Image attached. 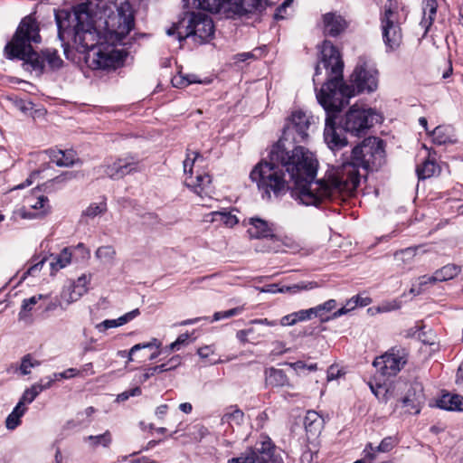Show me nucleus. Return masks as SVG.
Instances as JSON below:
<instances>
[{"instance_id":"nucleus-44","label":"nucleus","mask_w":463,"mask_h":463,"mask_svg":"<svg viewBox=\"0 0 463 463\" xmlns=\"http://www.w3.org/2000/svg\"><path fill=\"white\" fill-rule=\"evenodd\" d=\"M418 248H407L405 250L395 252L394 258L397 261L403 264L411 263L413 258L416 256Z\"/></svg>"},{"instance_id":"nucleus-58","label":"nucleus","mask_w":463,"mask_h":463,"mask_svg":"<svg viewBox=\"0 0 463 463\" xmlns=\"http://www.w3.org/2000/svg\"><path fill=\"white\" fill-rule=\"evenodd\" d=\"M44 262H45V259H42L35 264L32 265L30 268H28L26 272H24V277L27 276V275L34 276L36 273H38L42 269Z\"/></svg>"},{"instance_id":"nucleus-25","label":"nucleus","mask_w":463,"mask_h":463,"mask_svg":"<svg viewBox=\"0 0 463 463\" xmlns=\"http://www.w3.org/2000/svg\"><path fill=\"white\" fill-rule=\"evenodd\" d=\"M430 135L436 145L456 142L454 129L451 126H438L430 132Z\"/></svg>"},{"instance_id":"nucleus-12","label":"nucleus","mask_w":463,"mask_h":463,"mask_svg":"<svg viewBox=\"0 0 463 463\" xmlns=\"http://www.w3.org/2000/svg\"><path fill=\"white\" fill-rule=\"evenodd\" d=\"M397 16V14L391 7H388L381 18L383 39L387 49L390 51L396 50L402 41V29Z\"/></svg>"},{"instance_id":"nucleus-34","label":"nucleus","mask_w":463,"mask_h":463,"mask_svg":"<svg viewBox=\"0 0 463 463\" xmlns=\"http://www.w3.org/2000/svg\"><path fill=\"white\" fill-rule=\"evenodd\" d=\"M439 171V165L433 159H426L421 165H418L416 172L419 179H427L433 176Z\"/></svg>"},{"instance_id":"nucleus-27","label":"nucleus","mask_w":463,"mask_h":463,"mask_svg":"<svg viewBox=\"0 0 463 463\" xmlns=\"http://www.w3.org/2000/svg\"><path fill=\"white\" fill-rule=\"evenodd\" d=\"M249 324L251 325V326L248 329L254 330L253 334L250 335L252 341H258L260 338L268 336L269 332L267 329L263 328L262 326H276L278 325L276 320H269L268 318L253 319L250 320Z\"/></svg>"},{"instance_id":"nucleus-38","label":"nucleus","mask_w":463,"mask_h":463,"mask_svg":"<svg viewBox=\"0 0 463 463\" xmlns=\"http://www.w3.org/2000/svg\"><path fill=\"white\" fill-rule=\"evenodd\" d=\"M244 420V413L239 409H234L232 411H227L222 417V423L228 424L232 428L240 426Z\"/></svg>"},{"instance_id":"nucleus-33","label":"nucleus","mask_w":463,"mask_h":463,"mask_svg":"<svg viewBox=\"0 0 463 463\" xmlns=\"http://www.w3.org/2000/svg\"><path fill=\"white\" fill-rule=\"evenodd\" d=\"M80 296L71 286H67L62 288L59 298V306L61 309H66L71 304L78 301Z\"/></svg>"},{"instance_id":"nucleus-14","label":"nucleus","mask_w":463,"mask_h":463,"mask_svg":"<svg viewBox=\"0 0 463 463\" xmlns=\"http://www.w3.org/2000/svg\"><path fill=\"white\" fill-rule=\"evenodd\" d=\"M406 364L403 352L392 349L390 352L374 359L373 365L383 376H394Z\"/></svg>"},{"instance_id":"nucleus-53","label":"nucleus","mask_w":463,"mask_h":463,"mask_svg":"<svg viewBox=\"0 0 463 463\" xmlns=\"http://www.w3.org/2000/svg\"><path fill=\"white\" fill-rule=\"evenodd\" d=\"M141 392H142V391L139 387H135L133 389H130V390H128V391H125V392L119 393L117 397V401L118 402H125L129 397L139 396L141 394Z\"/></svg>"},{"instance_id":"nucleus-31","label":"nucleus","mask_w":463,"mask_h":463,"mask_svg":"<svg viewBox=\"0 0 463 463\" xmlns=\"http://www.w3.org/2000/svg\"><path fill=\"white\" fill-rule=\"evenodd\" d=\"M460 271L461 268L459 266L448 264L433 273L434 279L438 282L447 281L457 277Z\"/></svg>"},{"instance_id":"nucleus-32","label":"nucleus","mask_w":463,"mask_h":463,"mask_svg":"<svg viewBox=\"0 0 463 463\" xmlns=\"http://www.w3.org/2000/svg\"><path fill=\"white\" fill-rule=\"evenodd\" d=\"M73 256V252L71 248H64L59 254L52 257L50 265L52 269L59 270L67 267Z\"/></svg>"},{"instance_id":"nucleus-18","label":"nucleus","mask_w":463,"mask_h":463,"mask_svg":"<svg viewBox=\"0 0 463 463\" xmlns=\"http://www.w3.org/2000/svg\"><path fill=\"white\" fill-rule=\"evenodd\" d=\"M304 427L307 439H316L321 433L324 427L323 418L315 411H308L304 418Z\"/></svg>"},{"instance_id":"nucleus-63","label":"nucleus","mask_w":463,"mask_h":463,"mask_svg":"<svg viewBox=\"0 0 463 463\" xmlns=\"http://www.w3.org/2000/svg\"><path fill=\"white\" fill-rule=\"evenodd\" d=\"M40 174V171H35V172H33L25 180L24 183L21 184H18L17 186H15L14 189H22V188H24L26 186H29L31 184H33L34 182V179L37 175H39Z\"/></svg>"},{"instance_id":"nucleus-15","label":"nucleus","mask_w":463,"mask_h":463,"mask_svg":"<svg viewBox=\"0 0 463 463\" xmlns=\"http://www.w3.org/2000/svg\"><path fill=\"white\" fill-rule=\"evenodd\" d=\"M416 383L417 382L408 385V383L405 382L397 381L392 387L389 388H384L381 383H376V387H374L371 383L370 388L378 399H382L384 402H388L391 398L398 397L399 393L403 392L405 389H407V391L402 396L403 398H417Z\"/></svg>"},{"instance_id":"nucleus-37","label":"nucleus","mask_w":463,"mask_h":463,"mask_svg":"<svg viewBox=\"0 0 463 463\" xmlns=\"http://www.w3.org/2000/svg\"><path fill=\"white\" fill-rule=\"evenodd\" d=\"M26 410V407H22L21 404H16L13 411L5 420L6 429L13 430L17 428L21 424V418L25 413Z\"/></svg>"},{"instance_id":"nucleus-10","label":"nucleus","mask_w":463,"mask_h":463,"mask_svg":"<svg viewBox=\"0 0 463 463\" xmlns=\"http://www.w3.org/2000/svg\"><path fill=\"white\" fill-rule=\"evenodd\" d=\"M181 29V25H173L166 31V33L169 36H175L179 42L193 36L199 39V43L206 42L214 33L213 22L207 16L191 18L184 31L183 32Z\"/></svg>"},{"instance_id":"nucleus-28","label":"nucleus","mask_w":463,"mask_h":463,"mask_svg":"<svg viewBox=\"0 0 463 463\" xmlns=\"http://www.w3.org/2000/svg\"><path fill=\"white\" fill-rule=\"evenodd\" d=\"M250 224L248 233L250 238L259 239L271 236V231L265 221L259 218H250Z\"/></svg>"},{"instance_id":"nucleus-4","label":"nucleus","mask_w":463,"mask_h":463,"mask_svg":"<svg viewBox=\"0 0 463 463\" xmlns=\"http://www.w3.org/2000/svg\"><path fill=\"white\" fill-rule=\"evenodd\" d=\"M40 41L41 36L36 22L30 16H26L21 21L12 41L5 47L6 57L8 59L18 58L23 60L33 71L40 72L43 71L44 67L43 61H46L52 69L61 68L63 61L56 50L47 49L43 51V59L33 50L31 43H38Z\"/></svg>"},{"instance_id":"nucleus-8","label":"nucleus","mask_w":463,"mask_h":463,"mask_svg":"<svg viewBox=\"0 0 463 463\" xmlns=\"http://www.w3.org/2000/svg\"><path fill=\"white\" fill-rule=\"evenodd\" d=\"M198 6L211 13H223L226 16H242L261 12L267 2L263 0H195Z\"/></svg>"},{"instance_id":"nucleus-13","label":"nucleus","mask_w":463,"mask_h":463,"mask_svg":"<svg viewBox=\"0 0 463 463\" xmlns=\"http://www.w3.org/2000/svg\"><path fill=\"white\" fill-rule=\"evenodd\" d=\"M137 162L132 157L108 158L99 166L98 172L111 179L118 180L127 175L137 172Z\"/></svg>"},{"instance_id":"nucleus-56","label":"nucleus","mask_w":463,"mask_h":463,"mask_svg":"<svg viewBox=\"0 0 463 463\" xmlns=\"http://www.w3.org/2000/svg\"><path fill=\"white\" fill-rule=\"evenodd\" d=\"M228 463H254V459L248 449L241 456L229 459Z\"/></svg>"},{"instance_id":"nucleus-54","label":"nucleus","mask_w":463,"mask_h":463,"mask_svg":"<svg viewBox=\"0 0 463 463\" xmlns=\"http://www.w3.org/2000/svg\"><path fill=\"white\" fill-rule=\"evenodd\" d=\"M139 315V310L134 309L116 319L117 326H123Z\"/></svg>"},{"instance_id":"nucleus-30","label":"nucleus","mask_w":463,"mask_h":463,"mask_svg":"<svg viewBox=\"0 0 463 463\" xmlns=\"http://www.w3.org/2000/svg\"><path fill=\"white\" fill-rule=\"evenodd\" d=\"M85 443H88L90 448L97 449L101 446L108 448L112 442V435L109 430H106L104 433L99 435H90L83 439Z\"/></svg>"},{"instance_id":"nucleus-21","label":"nucleus","mask_w":463,"mask_h":463,"mask_svg":"<svg viewBox=\"0 0 463 463\" xmlns=\"http://www.w3.org/2000/svg\"><path fill=\"white\" fill-rule=\"evenodd\" d=\"M48 154L50 160L60 167H70L79 162L73 150H50Z\"/></svg>"},{"instance_id":"nucleus-2","label":"nucleus","mask_w":463,"mask_h":463,"mask_svg":"<svg viewBox=\"0 0 463 463\" xmlns=\"http://www.w3.org/2000/svg\"><path fill=\"white\" fill-rule=\"evenodd\" d=\"M317 161L313 153L304 146L293 151L277 142L271 148L268 159L258 163L250 174L261 197L266 200L280 198L291 189V196L299 203L310 206L315 199L310 195L319 186L309 184L317 175Z\"/></svg>"},{"instance_id":"nucleus-24","label":"nucleus","mask_w":463,"mask_h":463,"mask_svg":"<svg viewBox=\"0 0 463 463\" xmlns=\"http://www.w3.org/2000/svg\"><path fill=\"white\" fill-rule=\"evenodd\" d=\"M437 406L446 411H463V396L456 393L443 394L437 402Z\"/></svg>"},{"instance_id":"nucleus-48","label":"nucleus","mask_w":463,"mask_h":463,"mask_svg":"<svg viewBox=\"0 0 463 463\" xmlns=\"http://www.w3.org/2000/svg\"><path fill=\"white\" fill-rule=\"evenodd\" d=\"M40 365V362L33 360L31 354H26L22 358L20 372L23 375H27L31 373V369Z\"/></svg>"},{"instance_id":"nucleus-64","label":"nucleus","mask_w":463,"mask_h":463,"mask_svg":"<svg viewBox=\"0 0 463 463\" xmlns=\"http://www.w3.org/2000/svg\"><path fill=\"white\" fill-rule=\"evenodd\" d=\"M73 254L79 252L82 259H86L90 256V250L82 244L79 243L75 248L71 249Z\"/></svg>"},{"instance_id":"nucleus-36","label":"nucleus","mask_w":463,"mask_h":463,"mask_svg":"<svg viewBox=\"0 0 463 463\" xmlns=\"http://www.w3.org/2000/svg\"><path fill=\"white\" fill-rule=\"evenodd\" d=\"M116 250L112 246H100L97 249L95 256L104 265L112 266L116 259Z\"/></svg>"},{"instance_id":"nucleus-41","label":"nucleus","mask_w":463,"mask_h":463,"mask_svg":"<svg viewBox=\"0 0 463 463\" xmlns=\"http://www.w3.org/2000/svg\"><path fill=\"white\" fill-rule=\"evenodd\" d=\"M177 367V364H173L171 366H167V364H162L160 365L153 366L146 370V372L142 374L140 377V382L145 383L147 381L150 377L155 375L156 373H164L172 369H175Z\"/></svg>"},{"instance_id":"nucleus-46","label":"nucleus","mask_w":463,"mask_h":463,"mask_svg":"<svg viewBox=\"0 0 463 463\" xmlns=\"http://www.w3.org/2000/svg\"><path fill=\"white\" fill-rule=\"evenodd\" d=\"M90 283V276L82 275L74 281L71 286L80 296H83L88 291V285Z\"/></svg>"},{"instance_id":"nucleus-22","label":"nucleus","mask_w":463,"mask_h":463,"mask_svg":"<svg viewBox=\"0 0 463 463\" xmlns=\"http://www.w3.org/2000/svg\"><path fill=\"white\" fill-rule=\"evenodd\" d=\"M416 392L417 398H398V402L402 403V407L405 409L407 412L418 414L420 411L421 405L425 402V396L423 393V387L421 383H416Z\"/></svg>"},{"instance_id":"nucleus-7","label":"nucleus","mask_w":463,"mask_h":463,"mask_svg":"<svg viewBox=\"0 0 463 463\" xmlns=\"http://www.w3.org/2000/svg\"><path fill=\"white\" fill-rule=\"evenodd\" d=\"M315 123L314 118L302 110H295L288 118L283 129L282 137L278 142L283 143V147L293 151L296 144L305 143L309 138V131Z\"/></svg>"},{"instance_id":"nucleus-45","label":"nucleus","mask_w":463,"mask_h":463,"mask_svg":"<svg viewBox=\"0 0 463 463\" xmlns=\"http://www.w3.org/2000/svg\"><path fill=\"white\" fill-rule=\"evenodd\" d=\"M107 211V204L105 202L90 203L84 211L83 215L94 218L99 214H102Z\"/></svg>"},{"instance_id":"nucleus-1","label":"nucleus","mask_w":463,"mask_h":463,"mask_svg":"<svg viewBox=\"0 0 463 463\" xmlns=\"http://www.w3.org/2000/svg\"><path fill=\"white\" fill-rule=\"evenodd\" d=\"M344 62L338 50L329 41L321 47V60L315 69L313 82L317 85L322 70L326 71V82L317 92L319 104L326 112L324 139L331 150L347 145V140L335 128L336 114L348 104L356 92H373L378 87V71L368 61L360 58L351 75L352 86L343 82Z\"/></svg>"},{"instance_id":"nucleus-16","label":"nucleus","mask_w":463,"mask_h":463,"mask_svg":"<svg viewBox=\"0 0 463 463\" xmlns=\"http://www.w3.org/2000/svg\"><path fill=\"white\" fill-rule=\"evenodd\" d=\"M274 446L269 439L259 441L253 448L249 449L251 458L254 459V463H271L272 461L279 459L274 457Z\"/></svg>"},{"instance_id":"nucleus-20","label":"nucleus","mask_w":463,"mask_h":463,"mask_svg":"<svg viewBox=\"0 0 463 463\" xmlns=\"http://www.w3.org/2000/svg\"><path fill=\"white\" fill-rule=\"evenodd\" d=\"M324 32L331 36H336L346 28L345 20L336 13H327L323 15Z\"/></svg>"},{"instance_id":"nucleus-43","label":"nucleus","mask_w":463,"mask_h":463,"mask_svg":"<svg viewBox=\"0 0 463 463\" xmlns=\"http://www.w3.org/2000/svg\"><path fill=\"white\" fill-rule=\"evenodd\" d=\"M394 439L392 437H386L381 441V443L376 448H373L372 444H368L364 451H367L368 449L370 452H388L394 447Z\"/></svg>"},{"instance_id":"nucleus-29","label":"nucleus","mask_w":463,"mask_h":463,"mask_svg":"<svg viewBox=\"0 0 463 463\" xmlns=\"http://www.w3.org/2000/svg\"><path fill=\"white\" fill-rule=\"evenodd\" d=\"M437 6L438 5L436 0H423L422 2L423 17L420 22V25L425 28V32L428 31L434 21L437 13Z\"/></svg>"},{"instance_id":"nucleus-17","label":"nucleus","mask_w":463,"mask_h":463,"mask_svg":"<svg viewBox=\"0 0 463 463\" xmlns=\"http://www.w3.org/2000/svg\"><path fill=\"white\" fill-rule=\"evenodd\" d=\"M35 199L36 201L33 202V196H29L26 198V203L31 209L39 212L32 213L24 208H22L17 212L19 216H21L23 219H33L49 213L50 205L48 198L44 195H36Z\"/></svg>"},{"instance_id":"nucleus-26","label":"nucleus","mask_w":463,"mask_h":463,"mask_svg":"<svg viewBox=\"0 0 463 463\" xmlns=\"http://www.w3.org/2000/svg\"><path fill=\"white\" fill-rule=\"evenodd\" d=\"M265 381L266 384L272 387H283L288 385V379L286 373L274 367H270L265 370Z\"/></svg>"},{"instance_id":"nucleus-60","label":"nucleus","mask_w":463,"mask_h":463,"mask_svg":"<svg viewBox=\"0 0 463 463\" xmlns=\"http://www.w3.org/2000/svg\"><path fill=\"white\" fill-rule=\"evenodd\" d=\"M254 330L252 329H242L239 330L236 334V337L241 342L246 343L249 341V336L253 334Z\"/></svg>"},{"instance_id":"nucleus-50","label":"nucleus","mask_w":463,"mask_h":463,"mask_svg":"<svg viewBox=\"0 0 463 463\" xmlns=\"http://www.w3.org/2000/svg\"><path fill=\"white\" fill-rule=\"evenodd\" d=\"M161 343L158 342L157 339L154 338L151 342L145 343V344H137L131 347V349L128 352V361H133V355L136 352L145 349V348H152L153 346H156V348L160 347Z\"/></svg>"},{"instance_id":"nucleus-51","label":"nucleus","mask_w":463,"mask_h":463,"mask_svg":"<svg viewBox=\"0 0 463 463\" xmlns=\"http://www.w3.org/2000/svg\"><path fill=\"white\" fill-rule=\"evenodd\" d=\"M189 337L190 335L187 333L180 335L177 339L167 347L168 351L173 352L175 350H179L182 345L188 344Z\"/></svg>"},{"instance_id":"nucleus-19","label":"nucleus","mask_w":463,"mask_h":463,"mask_svg":"<svg viewBox=\"0 0 463 463\" xmlns=\"http://www.w3.org/2000/svg\"><path fill=\"white\" fill-rule=\"evenodd\" d=\"M211 183L212 179L207 174H198L194 178L187 176L184 180V184L202 198L211 191Z\"/></svg>"},{"instance_id":"nucleus-55","label":"nucleus","mask_w":463,"mask_h":463,"mask_svg":"<svg viewBox=\"0 0 463 463\" xmlns=\"http://www.w3.org/2000/svg\"><path fill=\"white\" fill-rule=\"evenodd\" d=\"M80 373V371L76 368H69L61 373H53V377H55L56 380L60 379H70L72 378Z\"/></svg>"},{"instance_id":"nucleus-42","label":"nucleus","mask_w":463,"mask_h":463,"mask_svg":"<svg viewBox=\"0 0 463 463\" xmlns=\"http://www.w3.org/2000/svg\"><path fill=\"white\" fill-rule=\"evenodd\" d=\"M42 392V389L36 384L31 386V388L26 389L20 401L17 404H21L22 407H25L24 403H31L34 401V399Z\"/></svg>"},{"instance_id":"nucleus-57","label":"nucleus","mask_w":463,"mask_h":463,"mask_svg":"<svg viewBox=\"0 0 463 463\" xmlns=\"http://www.w3.org/2000/svg\"><path fill=\"white\" fill-rule=\"evenodd\" d=\"M95 327L99 332H104L109 328H114L118 326L116 319H106L101 323L97 324Z\"/></svg>"},{"instance_id":"nucleus-59","label":"nucleus","mask_w":463,"mask_h":463,"mask_svg":"<svg viewBox=\"0 0 463 463\" xmlns=\"http://www.w3.org/2000/svg\"><path fill=\"white\" fill-rule=\"evenodd\" d=\"M171 82L175 88H184L187 86L185 77L182 74L175 76Z\"/></svg>"},{"instance_id":"nucleus-52","label":"nucleus","mask_w":463,"mask_h":463,"mask_svg":"<svg viewBox=\"0 0 463 463\" xmlns=\"http://www.w3.org/2000/svg\"><path fill=\"white\" fill-rule=\"evenodd\" d=\"M336 307V301L335 299H329L323 304L317 305V308L319 309L320 318L322 321H326L328 318L324 319L322 317L325 313L330 312L335 309Z\"/></svg>"},{"instance_id":"nucleus-39","label":"nucleus","mask_w":463,"mask_h":463,"mask_svg":"<svg viewBox=\"0 0 463 463\" xmlns=\"http://www.w3.org/2000/svg\"><path fill=\"white\" fill-rule=\"evenodd\" d=\"M437 282L438 281H436V279H434V274L431 276L424 275V276L419 277L417 281L412 284L410 292L415 296L420 295V293H422L425 290V288L428 285L434 284Z\"/></svg>"},{"instance_id":"nucleus-47","label":"nucleus","mask_w":463,"mask_h":463,"mask_svg":"<svg viewBox=\"0 0 463 463\" xmlns=\"http://www.w3.org/2000/svg\"><path fill=\"white\" fill-rule=\"evenodd\" d=\"M200 157V154L196 151H188L186 158L184 161V172L188 176H193V166L197 158Z\"/></svg>"},{"instance_id":"nucleus-3","label":"nucleus","mask_w":463,"mask_h":463,"mask_svg":"<svg viewBox=\"0 0 463 463\" xmlns=\"http://www.w3.org/2000/svg\"><path fill=\"white\" fill-rule=\"evenodd\" d=\"M94 4L81 3L72 11L65 9L55 11L58 37L62 46L71 41L80 52H93L94 61L101 69L113 67L118 59V52L113 46H104L98 27H101L102 17L93 14Z\"/></svg>"},{"instance_id":"nucleus-49","label":"nucleus","mask_w":463,"mask_h":463,"mask_svg":"<svg viewBox=\"0 0 463 463\" xmlns=\"http://www.w3.org/2000/svg\"><path fill=\"white\" fill-rule=\"evenodd\" d=\"M244 310L243 307H237L226 311H218L213 314V320L212 321H219L222 319H227L232 317L238 316L242 313Z\"/></svg>"},{"instance_id":"nucleus-40","label":"nucleus","mask_w":463,"mask_h":463,"mask_svg":"<svg viewBox=\"0 0 463 463\" xmlns=\"http://www.w3.org/2000/svg\"><path fill=\"white\" fill-rule=\"evenodd\" d=\"M317 288V283L315 282H308V283H299V284H294L291 286H282L279 287L278 291L279 293H297L300 290H308Z\"/></svg>"},{"instance_id":"nucleus-23","label":"nucleus","mask_w":463,"mask_h":463,"mask_svg":"<svg viewBox=\"0 0 463 463\" xmlns=\"http://www.w3.org/2000/svg\"><path fill=\"white\" fill-rule=\"evenodd\" d=\"M46 298L47 296L45 295L38 294L24 298L21 304V309L18 314V319L24 322H31L32 311L34 309V307L39 303V301L45 299Z\"/></svg>"},{"instance_id":"nucleus-6","label":"nucleus","mask_w":463,"mask_h":463,"mask_svg":"<svg viewBox=\"0 0 463 463\" xmlns=\"http://www.w3.org/2000/svg\"><path fill=\"white\" fill-rule=\"evenodd\" d=\"M347 158L366 172L377 170L384 161L383 142L374 137H367L353 148Z\"/></svg>"},{"instance_id":"nucleus-62","label":"nucleus","mask_w":463,"mask_h":463,"mask_svg":"<svg viewBox=\"0 0 463 463\" xmlns=\"http://www.w3.org/2000/svg\"><path fill=\"white\" fill-rule=\"evenodd\" d=\"M55 381H57V380L52 375V377L50 376V377H46L44 379H42L40 381V383H35V384H36V386H39L42 389V392H43V391L50 388L52 385L53 382H55Z\"/></svg>"},{"instance_id":"nucleus-9","label":"nucleus","mask_w":463,"mask_h":463,"mask_svg":"<svg viewBox=\"0 0 463 463\" xmlns=\"http://www.w3.org/2000/svg\"><path fill=\"white\" fill-rule=\"evenodd\" d=\"M382 120L383 117L377 111L354 104L346 112L341 124L346 132L354 136H361Z\"/></svg>"},{"instance_id":"nucleus-61","label":"nucleus","mask_w":463,"mask_h":463,"mask_svg":"<svg viewBox=\"0 0 463 463\" xmlns=\"http://www.w3.org/2000/svg\"><path fill=\"white\" fill-rule=\"evenodd\" d=\"M279 324L282 326H291L296 325L297 323H296V318L294 317V313H291V314L282 317L279 321Z\"/></svg>"},{"instance_id":"nucleus-5","label":"nucleus","mask_w":463,"mask_h":463,"mask_svg":"<svg viewBox=\"0 0 463 463\" xmlns=\"http://www.w3.org/2000/svg\"><path fill=\"white\" fill-rule=\"evenodd\" d=\"M360 176L359 168L346 158L340 166L328 175L326 179H311L309 184L319 185L310 194L316 201L311 206H317L324 200L331 198L335 194H352L360 184Z\"/></svg>"},{"instance_id":"nucleus-35","label":"nucleus","mask_w":463,"mask_h":463,"mask_svg":"<svg viewBox=\"0 0 463 463\" xmlns=\"http://www.w3.org/2000/svg\"><path fill=\"white\" fill-rule=\"evenodd\" d=\"M212 216L211 222H221L226 227L232 228L235 226L239 220L236 215L227 211H215L210 213Z\"/></svg>"},{"instance_id":"nucleus-11","label":"nucleus","mask_w":463,"mask_h":463,"mask_svg":"<svg viewBox=\"0 0 463 463\" xmlns=\"http://www.w3.org/2000/svg\"><path fill=\"white\" fill-rule=\"evenodd\" d=\"M102 24L108 33H115L121 40L134 27V14L131 5L127 1L121 3L117 8V14L109 16Z\"/></svg>"}]
</instances>
